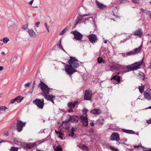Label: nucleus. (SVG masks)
Listing matches in <instances>:
<instances>
[{
  "instance_id": "1",
  "label": "nucleus",
  "mask_w": 151,
  "mask_h": 151,
  "mask_svg": "<svg viewBox=\"0 0 151 151\" xmlns=\"http://www.w3.org/2000/svg\"><path fill=\"white\" fill-rule=\"evenodd\" d=\"M78 62V61L76 58L71 56L68 61L69 65L63 63L65 64V70L68 75L70 76L77 72V70L75 68H77L80 65Z\"/></svg>"
},
{
  "instance_id": "2",
  "label": "nucleus",
  "mask_w": 151,
  "mask_h": 151,
  "mask_svg": "<svg viewBox=\"0 0 151 151\" xmlns=\"http://www.w3.org/2000/svg\"><path fill=\"white\" fill-rule=\"evenodd\" d=\"M143 62V59H142L139 62H137L134 63L130 65H127L126 67H125V69H128L127 70H123L122 72V74H123L126 73L128 72L131 71L137 70V69L140 68V66L142 64Z\"/></svg>"
},
{
  "instance_id": "3",
  "label": "nucleus",
  "mask_w": 151,
  "mask_h": 151,
  "mask_svg": "<svg viewBox=\"0 0 151 151\" xmlns=\"http://www.w3.org/2000/svg\"><path fill=\"white\" fill-rule=\"evenodd\" d=\"M38 86L40 87L41 90L42 91V93H41L40 94L43 95H46L49 93L50 88L48 87L42 81H40V83L39 84Z\"/></svg>"
},
{
  "instance_id": "4",
  "label": "nucleus",
  "mask_w": 151,
  "mask_h": 151,
  "mask_svg": "<svg viewBox=\"0 0 151 151\" xmlns=\"http://www.w3.org/2000/svg\"><path fill=\"white\" fill-rule=\"evenodd\" d=\"M33 103L39 108L41 109L43 108L44 105V100L43 99H37L33 101Z\"/></svg>"
},
{
  "instance_id": "5",
  "label": "nucleus",
  "mask_w": 151,
  "mask_h": 151,
  "mask_svg": "<svg viewBox=\"0 0 151 151\" xmlns=\"http://www.w3.org/2000/svg\"><path fill=\"white\" fill-rule=\"evenodd\" d=\"M70 33L74 35V38L76 40H80L81 41H83V40H81L83 38V36L80 32L76 31H71Z\"/></svg>"
},
{
  "instance_id": "6",
  "label": "nucleus",
  "mask_w": 151,
  "mask_h": 151,
  "mask_svg": "<svg viewBox=\"0 0 151 151\" xmlns=\"http://www.w3.org/2000/svg\"><path fill=\"white\" fill-rule=\"evenodd\" d=\"M92 98V92L91 90H86L84 96V99L87 100H91Z\"/></svg>"
},
{
  "instance_id": "7",
  "label": "nucleus",
  "mask_w": 151,
  "mask_h": 151,
  "mask_svg": "<svg viewBox=\"0 0 151 151\" xmlns=\"http://www.w3.org/2000/svg\"><path fill=\"white\" fill-rule=\"evenodd\" d=\"M26 124V122H23L21 120H18L17 122L16 125V129L18 132H20L22 130V128Z\"/></svg>"
},
{
  "instance_id": "8",
  "label": "nucleus",
  "mask_w": 151,
  "mask_h": 151,
  "mask_svg": "<svg viewBox=\"0 0 151 151\" xmlns=\"http://www.w3.org/2000/svg\"><path fill=\"white\" fill-rule=\"evenodd\" d=\"M37 143V142H33L28 143H21V145L25 148L31 149L36 145Z\"/></svg>"
},
{
  "instance_id": "9",
  "label": "nucleus",
  "mask_w": 151,
  "mask_h": 151,
  "mask_svg": "<svg viewBox=\"0 0 151 151\" xmlns=\"http://www.w3.org/2000/svg\"><path fill=\"white\" fill-rule=\"evenodd\" d=\"M125 68V66L121 65H120L118 66H116L114 65H111L110 67V70L112 71H119L121 69L124 70Z\"/></svg>"
},
{
  "instance_id": "10",
  "label": "nucleus",
  "mask_w": 151,
  "mask_h": 151,
  "mask_svg": "<svg viewBox=\"0 0 151 151\" xmlns=\"http://www.w3.org/2000/svg\"><path fill=\"white\" fill-rule=\"evenodd\" d=\"M110 139L112 141H118L120 140L119 135L117 132H113L111 135Z\"/></svg>"
},
{
  "instance_id": "11",
  "label": "nucleus",
  "mask_w": 151,
  "mask_h": 151,
  "mask_svg": "<svg viewBox=\"0 0 151 151\" xmlns=\"http://www.w3.org/2000/svg\"><path fill=\"white\" fill-rule=\"evenodd\" d=\"M88 37L90 41L92 43H95L97 40V38L96 35L92 34L88 35Z\"/></svg>"
},
{
  "instance_id": "12",
  "label": "nucleus",
  "mask_w": 151,
  "mask_h": 151,
  "mask_svg": "<svg viewBox=\"0 0 151 151\" xmlns=\"http://www.w3.org/2000/svg\"><path fill=\"white\" fill-rule=\"evenodd\" d=\"M44 98L46 99L48 101H50L52 102L53 104H54V102L53 101L55 99V96L52 95H43Z\"/></svg>"
},
{
  "instance_id": "13",
  "label": "nucleus",
  "mask_w": 151,
  "mask_h": 151,
  "mask_svg": "<svg viewBox=\"0 0 151 151\" xmlns=\"http://www.w3.org/2000/svg\"><path fill=\"white\" fill-rule=\"evenodd\" d=\"M143 94L144 97L148 100H150L151 99V92L149 93L145 91Z\"/></svg>"
},
{
  "instance_id": "14",
  "label": "nucleus",
  "mask_w": 151,
  "mask_h": 151,
  "mask_svg": "<svg viewBox=\"0 0 151 151\" xmlns=\"http://www.w3.org/2000/svg\"><path fill=\"white\" fill-rule=\"evenodd\" d=\"M143 32L141 29H139L135 31L134 33V35H138L141 37L142 35Z\"/></svg>"
},
{
  "instance_id": "15",
  "label": "nucleus",
  "mask_w": 151,
  "mask_h": 151,
  "mask_svg": "<svg viewBox=\"0 0 151 151\" xmlns=\"http://www.w3.org/2000/svg\"><path fill=\"white\" fill-rule=\"evenodd\" d=\"M28 31L31 37L34 38L36 37V35L32 29H29L28 30Z\"/></svg>"
},
{
  "instance_id": "16",
  "label": "nucleus",
  "mask_w": 151,
  "mask_h": 151,
  "mask_svg": "<svg viewBox=\"0 0 151 151\" xmlns=\"http://www.w3.org/2000/svg\"><path fill=\"white\" fill-rule=\"evenodd\" d=\"M90 113L94 114L97 115L101 114V111L99 109H94L91 110L90 111Z\"/></svg>"
},
{
  "instance_id": "17",
  "label": "nucleus",
  "mask_w": 151,
  "mask_h": 151,
  "mask_svg": "<svg viewBox=\"0 0 151 151\" xmlns=\"http://www.w3.org/2000/svg\"><path fill=\"white\" fill-rule=\"evenodd\" d=\"M68 116H69V118H70L71 119V121L72 122H74L76 121V120L77 119H78V116H75L73 115L72 116H71L69 114H68Z\"/></svg>"
},
{
  "instance_id": "18",
  "label": "nucleus",
  "mask_w": 151,
  "mask_h": 151,
  "mask_svg": "<svg viewBox=\"0 0 151 151\" xmlns=\"http://www.w3.org/2000/svg\"><path fill=\"white\" fill-rule=\"evenodd\" d=\"M78 102V101H75L73 103L72 102H69L68 104V106L70 108H73L75 107L76 105Z\"/></svg>"
},
{
  "instance_id": "19",
  "label": "nucleus",
  "mask_w": 151,
  "mask_h": 151,
  "mask_svg": "<svg viewBox=\"0 0 151 151\" xmlns=\"http://www.w3.org/2000/svg\"><path fill=\"white\" fill-rule=\"evenodd\" d=\"M78 146L83 151H89L88 147L85 145H83L81 146L78 145Z\"/></svg>"
},
{
  "instance_id": "20",
  "label": "nucleus",
  "mask_w": 151,
  "mask_h": 151,
  "mask_svg": "<svg viewBox=\"0 0 151 151\" xmlns=\"http://www.w3.org/2000/svg\"><path fill=\"white\" fill-rule=\"evenodd\" d=\"M122 130L123 132L129 134H134L135 133V132L132 130L126 129H122Z\"/></svg>"
},
{
  "instance_id": "21",
  "label": "nucleus",
  "mask_w": 151,
  "mask_h": 151,
  "mask_svg": "<svg viewBox=\"0 0 151 151\" xmlns=\"http://www.w3.org/2000/svg\"><path fill=\"white\" fill-rule=\"evenodd\" d=\"M142 43L141 45L138 48L135 49L134 50V52L135 54L137 53H139L142 50Z\"/></svg>"
},
{
  "instance_id": "22",
  "label": "nucleus",
  "mask_w": 151,
  "mask_h": 151,
  "mask_svg": "<svg viewBox=\"0 0 151 151\" xmlns=\"http://www.w3.org/2000/svg\"><path fill=\"white\" fill-rule=\"evenodd\" d=\"M114 79L117 81L118 83H120L121 80V77L119 76H117L116 75L113 76L111 78V80Z\"/></svg>"
},
{
  "instance_id": "23",
  "label": "nucleus",
  "mask_w": 151,
  "mask_h": 151,
  "mask_svg": "<svg viewBox=\"0 0 151 151\" xmlns=\"http://www.w3.org/2000/svg\"><path fill=\"white\" fill-rule=\"evenodd\" d=\"M55 132L56 134H59V135L58 136V137L60 138L61 139H63V136L64 134L61 132V131H60L59 130L57 131L56 130H55Z\"/></svg>"
},
{
  "instance_id": "24",
  "label": "nucleus",
  "mask_w": 151,
  "mask_h": 151,
  "mask_svg": "<svg viewBox=\"0 0 151 151\" xmlns=\"http://www.w3.org/2000/svg\"><path fill=\"white\" fill-rule=\"evenodd\" d=\"M104 119H97L96 124L97 125H103L104 124Z\"/></svg>"
},
{
  "instance_id": "25",
  "label": "nucleus",
  "mask_w": 151,
  "mask_h": 151,
  "mask_svg": "<svg viewBox=\"0 0 151 151\" xmlns=\"http://www.w3.org/2000/svg\"><path fill=\"white\" fill-rule=\"evenodd\" d=\"M82 123L83 125L84 126L87 127L88 125V120L87 117L85 119L82 121Z\"/></svg>"
},
{
  "instance_id": "26",
  "label": "nucleus",
  "mask_w": 151,
  "mask_h": 151,
  "mask_svg": "<svg viewBox=\"0 0 151 151\" xmlns=\"http://www.w3.org/2000/svg\"><path fill=\"white\" fill-rule=\"evenodd\" d=\"M96 4L97 6L101 9H103L106 6L102 4L99 3V1H96Z\"/></svg>"
},
{
  "instance_id": "27",
  "label": "nucleus",
  "mask_w": 151,
  "mask_h": 151,
  "mask_svg": "<svg viewBox=\"0 0 151 151\" xmlns=\"http://www.w3.org/2000/svg\"><path fill=\"white\" fill-rule=\"evenodd\" d=\"M24 97L21 96H19L16 97L17 99V103H20L24 99Z\"/></svg>"
},
{
  "instance_id": "28",
  "label": "nucleus",
  "mask_w": 151,
  "mask_h": 151,
  "mask_svg": "<svg viewBox=\"0 0 151 151\" xmlns=\"http://www.w3.org/2000/svg\"><path fill=\"white\" fill-rule=\"evenodd\" d=\"M141 86H139L138 87V89L139 90L140 92L142 93L144 91L145 86L144 85H142V84L141 83Z\"/></svg>"
},
{
  "instance_id": "29",
  "label": "nucleus",
  "mask_w": 151,
  "mask_h": 151,
  "mask_svg": "<svg viewBox=\"0 0 151 151\" xmlns=\"http://www.w3.org/2000/svg\"><path fill=\"white\" fill-rule=\"evenodd\" d=\"M61 40H60L58 42L57 44V46L59 47V48L61 50H63V51L65 52V51L63 49L62 45H61Z\"/></svg>"
},
{
  "instance_id": "30",
  "label": "nucleus",
  "mask_w": 151,
  "mask_h": 151,
  "mask_svg": "<svg viewBox=\"0 0 151 151\" xmlns=\"http://www.w3.org/2000/svg\"><path fill=\"white\" fill-rule=\"evenodd\" d=\"M71 119L70 118H69L68 119H66L64 121H63L62 122L61 126H63L64 124H66L67 123L71 121ZM65 125V124L64 126Z\"/></svg>"
},
{
  "instance_id": "31",
  "label": "nucleus",
  "mask_w": 151,
  "mask_h": 151,
  "mask_svg": "<svg viewBox=\"0 0 151 151\" xmlns=\"http://www.w3.org/2000/svg\"><path fill=\"white\" fill-rule=\"evenodd\" d=\"M63 150L61 146L59 145L57 146L55 149V151H62Z\"/></svg>"
},
{
  "instance_id": "32",
  "label": "nucleus",
  "mask_w": 151,
  "mask_h": 151,
  "mask_svg": "<svg viewBox=\"0 0 151 151\" xmlns=\"http://www.w3.org/2000/svg\"><path fill=\"white\" fill-rule=\"evenodd\" d=\"M19 148L18 147H16L14 146L12 147L10 150V151H17Z\"/></svg>"
},
{
  "instance_id": "33",
  "label": "nucleus",
  "mask_w": 151,
  "mask_h": 151,
  "mask_svg": "<svg viewBox=\"0 0 151 151\" xmlns=\"http://www.w3.org/2000/svg\"><path fill=\"white\" fill-rule=\"evenodd\" d=\"M8 24L10 27H13L15 25L14 22L12 21H9L8 22Z\"/></svg>"
},
{
  "instance_id": "34",
  "label": "nucleus",
  "mask_w": 151,
  "mask_h": 151,
  "mask_svg": "<svg viewBox=\"0 0 151 151\" xmlns=\"http://www.w3.org/2000/svg\"><path fill=\"white\" fill-rule=\"evenodd\" d=\"M9 40V39L7 37H4L3 38L2 40V41L4 43H7Z\"/></svg>"
},
{
  "instance_id": "35",
  "label": "nucleus",
  "mask_w": 151,
  "mask_h": 151,
  "mask_svg": "<svg viewBox=\"0 0 151 151\" xmlns=\"http://www.w3.org/2000/svg\"><path fill=\"white\" fill-rule=\"evenodd\" d=\"M141 74H139L140 77L142 80H144L145 78V74L143 73H141Z\"/></svg>"
},
{
  "instance_id": "36",
  "label": "nucleus",
  "mask_w": 151,
  "mask_h": 151,
  "mask_svg": "<svg viewBox=\"0 0 151 151\" xmlns=\"http://www.w3.org/2000/svg\"><path fill=\"white\" fill-rule=\"evenodd\" d=\"M97 62L99 63H102L103 59L101 57H99L97 58Z\"/></svg>"
},
{
  "instance_id": "37",
  "label": "nucleus",
  "mask_w": 151,
  "mask_h": 151,
  "mask_svg": "<svg viewBox=\"0 0 151 151\" xmlns=\"http://www.w3.org/2000/svg\"><path fill=\"white\" fill-rule=\"evenodd\" d=\"M126 54L127 55H135V53L134 51H131L130 52H128Z\"/></svg>"
},
{
  "instance_id": "38",
  "label": "nucleus",
  "mask_w": 151,
  "mask_h": 151,
  "mask_svg": "<svg viewBox=\"0 0 151 151\" xmlns=\"http://www.w3.org/2000/svg\"><path fill=\"white\" fill-rule=\"evenodd\" d=\"M7 108L5 106H0V111H3L5 109H7Z\"/></svg>"
},
{
  "instance_id": "39",
  "label": "nucleus",
  "mask_w": 151,
  "mask_h": 151,
  "mask_svg": "<svg viewBox=\"0 0 151 151\" xmlns=\"http://www.w3.org/2000/svg\"><path fill=\"white\" fill-rule=\"evenodd\" d=\"M132 3L137 4H140V1L139 0H132Z\"/></svg>"
},
{
  "instance_id": "40",
  "label": "nucleus",
  "mask_w": 151,
  "mask_h": 151,
  "mask_svg": "<svg viewBox=\"0 0 151 151\" xmlns=\"http://www.w3.org/2000/svg\"><path fill=\"white\" fill-rule=\"evenodd\" d=\"M46 140H47V139L45 138L44 139H42L41 140L42 142H39L40 141L36 142H37V143H36V145H38L40 144L41 143H42L43 142H45V141H46Z\"/></svg>"
},
{
  "instance_id": "41",
  "label": "nucleus",
  "mask_w": 151,
  "mask_h": 151,
  "mask_svg": "<svg viewBox=\"0 0 151 151\" xmlns=\"http://www.w3.org/2000/svg\"><path fill=\"white\" fill-rule=\"evenodd\" d=\"M88 111V110L85 108H84L83 109V112H84V114L86 115H87V113Z\"/></svg>"
},
{
  "instance_id": "42",
  "label": "nucleus",
  "mask_w": 151,
  "mask_h": 151,
  "mask_svg": "<svg viewBox=\"0 0 151 151\" xmlns=\"http://www.w3.org/2000/svg\"><path fill=\"white\" fill-rule=\"evenodd\" d=\"M110 148L111 150H113V151H118L117 148H115L114 147L112 146H110Z\"/></svg>"
},
{
  "instance_id": "43",
  "label": "nucleus",
  "mask_w": 151,
  "mask_h": 151,
  "mask_svg": "<svg viewBox=\"0 0 151 151\" xmlns=\"http://www.w3.org/2000/svg\"><path fill=\"white\" fill-rule=\"evenodd\" d=\"M17 57L16 56H14L12 59V63L14 62V61H16V60L17 59Z\"/></svg>"
},
{
  "instance_id": "44",
  "label": "nucleus",
  "mask_w": 151,
  "mask_h": 151,
  "mask_svg": "<svg viewBox=\"0 0 151 151\" xmlns=\"http://www.w3.org/2000/svg\"><path fill=\"white\" fill-rule=\"evenodd\" d=\"M86 118H87V117L86 116H85L83 115H82L80 117L79 119H80L82 121L84 119H85Z\"/></svg>"
},
{
  "instance_id": "45",
  "label": "nucleus",
  "mask_w": 151,
  "mask_h": 151,
  "mask_svg": "<svg viewBox=\"0 0 151 151\" xmlns=\"http://www.w3.org/2000/svg\"><path fill=\"white\" fill-rule=\"evenodd\" d=\"M28 24H26L24 25L23 27H22V28L24 29H25V30H26V29H27L28 28Z\"/></svg>"
},
{
  "instance_id": "46",
  "label": "nucleus",
  "mask_w": 151,
  "mask_h": 151,
  "mask_svg": "<svg viewBox=\"0 0 151 151\" xmlns=\"http://www.w3.org/2000/svg\"><path fill=\"white\" fill-rule=\"evenodd\" d=\"M9 133L8 131L5 132H4V136L7 137L9 136Z\"/></svg>"
},
{
  "instance_id": "47",
  "label": "nucleus",
  "mask_w": 151,
  "mask_h": 151,
  "mask_svg": "<svg viewBox=\"0 0 151 151\" xmlns=\"http://www.w3.org/2000/svg\"><path fill=\"white\" fill-rule=\"evenodd\" d=\"M13 141L15 143H18L19 142V141L17 140V139L16 137H14L13 138Z\"/></svg>"
},
{
  "instance_id": "48",
  "label": "nucleus",
  "mask_w": 151,
  "mask_h": 151,
  "mask_svg": "<svg viewBox=\"0 0 151 151\" xmlns=\"http://www.w3.org/2000/svg\"><path fill=\"white\" fill-rule=\"evenodd\" d=\"M31 83H29V82H27V83H25V84H24V87L25 88H27V87H28L29 86V85L30 84H31Z\"/></svg>"
},
{
  "instance_id": "49",
  "label": "nucleus",
  "mask_w": 151,
  "mask_h": 151,
  "mask_svg": "<svg viewBox=\"0 0 151 151\" xmlns=\"http://www.w3.org/2000/svg\"><path fill=\"white\" fill-rule=\"evenodd\" d=\"M83 18V17L81 16V17H78L76 19L79 22L82 20Z\"/></svg>"
},
{
  "instance_id": "50",
  "label": "nucleus",
  "mask_w": 151,
  "mask_h": 151,
  "mask_svg": "<svg viewBox=\"0 0 151 151\" xmlns=\"http://www.w3.org/2000/svg\"><path fill=\"white\" fill-rule=\"evenodd\" d=\"M127 0H121L119 4L124 3L126 1H127Z\"/></svg>"
},
{
  "instance_id": "51",
  "label": "nucleus",
  "mask_w": 151,
  "mask_h": 151,
  "mask_svg": "<svg viewBox=\"0 0 151 151\" xmlns=\"http://www.w3.org/2000/svg\"><path fill=\"white\" fill-rule=\"evenodd\" d=\"M79 22V21H78L77 19H76L74 21V25L75 26L77 25Z\"/></svg>"
},
{
  "instance_id": "52",
  "label": "nucleus",
  "mask_w": 151,
  "mask_h": 151,
  "mask_svg": "<svg viewBox=\"0 0 151 151\" xmlns=\"http://www.w3.org/2000/svg\"><path fill=\"white\" fill-rule=\"evenodd\" d=\"M65 31L63 29V30H62L60 33V35H63L64 33H65Z\"/></svg>"
},
{
  "instance_id": "53",
  "label": "nucleus",
  "mask_w": 151,
  "mask_h": 151,
  "mask_svg": "<svg viewBox=\"0 0 151 151\" xmlns=\"http://www.w3.org/2000/svg\"><path fill=\"white\" fill-rule=\"evenodd\" d=\"M71 133V134H70L68 136H70L71 137H73V136L74 135L75 133L74 132H70Z\"/></svg>"
},
{
  "instance_id": "54",
  "label": "nucleus",
  "mask_w": 151,
  "mask_h": 151,
  "mask_svg": "<svg viewBox=\"0 0 151 151\" xmlns=\"http://www.w3.org/2000/svg\"><path fill=\"white\" fill-rule=\"evenodd\" d=\"M89 132L90 134L93 133H94L93 129L92 128H91Z\"/></svg>"
},
{
  "instance_id": "55",
  "label": "nucleus",
  "mask_w": 151,
  "mask_h": 151,
  "mask_svg": "<svg viewBox=\"0 0 151 151\" xmlns=\"http://www.w3.org/2000/svg\"><path fill=\"white\" fill-rule=\"evenodd\" d=\"M146 122L147 123L149 124H151V119H149L147 120Z\"/></svg>"
},
{
  "instance_id": "56",
  "label": "nucleus",
  "mask_w": 151,
  "mask_h": 151,
  "mask_svg": "<svg viewBox=\"0 0 151 151\" xmlns=\"http://www.w3.org/2000/svg\"><path fill=\"white\" fill-rule=\"evenodd\" d=\"M34 88L32 87L30 90L29 93L32 94V93Z\"/></svg>"
},
{
  "instance_id": "57",
  "label": "nucleus",
  "mask_w": 151,
  "mask_h": 151,
  "mask_svg": "<svg viewBox=\"0 0 151 151\" xmlns=\"http://www.w3.org/2000/svg\"><path fill=\"white\" fill-rule=\"evenodd\" d=\"M126 150H130L132 151L133 150H134L131 148V147H126Z\"/></svg>"
},
{
  "instance_id": "58",
  "label": "nucleus",
  "mask_w": 151,
  "mask_h": 151,
  "mask_svg": "<svg viewBox=\"0 0 151 151\" xmlns=\"http://www.w3.org/2000/svg\"><path fill=\"white\" fill-rule=\"evenodd\" d=\"M75 131V129L74 128L72 127L71 129V131L70 132H74Z\"/></svg>"
},
{
  "instance_id": "59",
  "label": "nucleus",
  "mask_w": 151,
  "mask_h": 151,
  "mask_svg": "<svg viewBox=\"0 0 151 151\" xmlns=\"http://www.w3.org/2000/svg\"><path fill=\"white\" fill-rule=\"evenodd\" d=\"M40 24V22H37L36 23V26L37 27H39V25Z\"/></svg>"
},
{
  "instance_id": "60",
  "label": "nucleus",
  "mask_w": 151,
  "mask_h": 151,
  "mask_svg": "<svg viewBox=\"0 0 151 151\" xmlns=\"http://www.w3.org/2000/svg\"><path fill=\"white\" fill-rule=\"evenodd\" d=\"M73 108H70V109H68V112H73V110L72 109Z\"/></svg>"
},
{
  "instance_id": "61",
  "label": "nucleus",
  "mask_w": 151,
  "mask_h": 151,
  "mask_svg": "<svg viewBox=\"0 0 151 151\" xmlns=\"http://www.w3.org/2000/svg\"><path fill=\"white\" fill-rule=\"evenodd\" d=\"M35 85H36V83H35V81H34L33 82V84L32 87H33L34 88H35Z\"/></svg>"
},
{
  "instance_id": "62",
  "label": "nucleus",
  "mask_w": 151,
  "mask_h": 151,
  "mask_svg": "<svg viewBox=\"0 0 151 151\" xmlns=\"http://www.w3.org/2000/svg\"><path fill=\"white\" fill-rule=\"evenodd\" d=\"M15 101H14V100L13 99H12L10 101V103L11 104H13L14 103Z\"/></svg>"
},
{
  "instance_id": "63",
  "label": "nucleus",
  "mask_w": 151,
  "mask_h": 151,
  "mask_svg": "<svg viewBox=\"0 0 151 151\" xmlns=\"http://www.w3.org/2000/svg\"><path fill=\"white\" fill-rule=\"evenodd\" d=\"M139 147V145H134V147L135 149H136V148H138Z\"/></svg>"
},
{
  "instance_id": "64",
  "label": "nucleus",
  "mask_w": 151,
  "mask_h": 151,
  "mask_svg": "<svg viewBox=\"0 0 151 151\" xmlns=\"http://www.w3.org/2000/svg\"><path fill=\"white\" fill-rule=\"evenodd\" d=\"M34 0H32V1H31L29 3V4L30 5H32V4L33 3V1H34Z\"/></svg>"
}]
</instances>
